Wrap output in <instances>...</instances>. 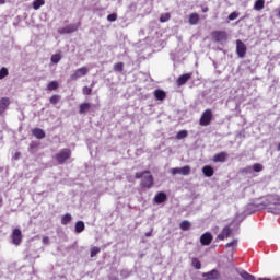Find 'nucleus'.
Here are the masks:
<instances>
[{
    "mask_svg": "<svg viewBox=\"0 0 280 280\" xmlns=\"http://www.w3.org/2000/svg\"><path fill=\"white\" fill-rule=\"evenodd\" d=\"M83 95H91L93 93V89L89 86H84L82 90Z\"/></svg>",
    "mask_w": 280,
    "mask_h": 280,
    "instance_id": "36",
    "label": "nucleus"
},
{
    "mask_svg": "<svg viewBox=\"0 0 280 280\" xmlns=\"http://www.w3.org/2000/svg\"><path fill=\"white\" fill-rule=\"evenodd\" d=\"M236 54L238 58H244V56H246V44L240 39L236 40Z\"/></svg>",
    "mask_w": 280,
    "mask_h": 280,
    "instance_id": "8",
    "label": "nucleus"
},
{
    "mask_svg": "<svg viewBox=\"0 0 280 280\" xmlns=\"http://www.w3.org/2000/svg\"><path fill=\"white\" fill-rule=\"evenodd\" d=\"M187 137V130H180L177 132L176 139H186Z\"/></svg>",
    "mask_w": 280,
    "mask_h": 280,
    "instance_id": "31",
    "label": "nucleus"
},
{
    "mask_svg": "<svg viewBox=\"0 0 280 280\" xmlns=\"http://www.w3.org/2000/svg\"><path fill=\"white\" fill-rule=\"evenodd\" d=\"M212 117L213 114L211 113V109H207L200 118V126H209V124H211Z\"/></svg>",
    "mask_w": 280,
    "mask_h": 280,
    "instance_id": "7",
    "label": "nucleus"
},
{
    "mask_svg": "<svg viewBox=\"0 0 280 280\" xmlns=\"http://www.w3.org/2000/svg\"><path fill=\"white\" fill-rule=\"evenodd\" d=\"M58 89V82L52 81L48 84V91H56Z\"/></svg>",
    "mask_w": 280,
    "mask_h": 280,
    "instance_id": "32",
    "label": "nucleus"
},
{
    "mask_svg": "<svg viewBox=\"0 0 280 280\" xmlns=\"http://www.w3.org/2000/svg\"><path fill=\"white\" fill-rule=\"evenodd\" d=\"M33 135L36 137V139H45V131L43 129L36 128L33 129Z\"/></svg>",
    "mask_w": 280,
    "mask_h": 280,
    "instance_id": "21",
    "label": "nucleus"
},
{
    "mask_svg": "<svg viewBox=\"0 0 280 280\" xmlns=\"http://www.w3.org/2000/svg\"><path fill=\"white\" fill-rule=\"evenodd\" d=\"M191 265L194 268H196V270H200V268H202V264L200 260H198V258H192Z\"/></svg>",
    "mask_w": 280,
    "mask_h": 280,
    "instance_id": "28",
    "label": "nucleus"
},
{
    "mask_svg": "<svg viewBox=\"0 0 280 280\" xmlns=\"http://www.w3.org/2000/svg\"><path fill=\"white\" fill-rule=\"evenodd\" d=\"M279 205V196L269 195L266 198H262L258 202H255L257 209H275Z\"/></svg>",
    "mask_w": 280,
    "mask_h": 280,
    "instance_id": "1",
    "label": "nucleus"
},
{
    "mask_svg": "<svg viewBox=\"0 0 280 280\" xmlns=\"http://www.w3.org/2000/svg\"><path fill=\"white\" fill-rule=\"evenodd\" d=\"M71 156V150L69 149H62L57 155H56V161L59 163H65L67 159H70Z\"/></svg>",
    "mask_w": 280,
    "mask_h": 280,
    "instance_id": "6",
    "label": "nucleus"
},
{
    "mask_svg": "<svg viewBox=\"0 0 280 280\" xmlns=\"http://www.w3.org/2000/svg\"><path fill=\"white\" fill-rule=\"evenodd\" d=\"M199 21H200V15H198V13H192L189 15L190 25H198Z\"/></svg>",
    "mask_w": 280,
    "mask_h": 280,
    "instance_id": "18",
    "label": "nucleus"
},
{
    "mask_svg": "<svg viewBox=\"0 0 280 280\" xmlns=\"http://www.w3.org/2000/svg\"><path fill=\"white\" fill-rule=\"evenodd\" d=\"M114 71H124V62L114 65Z\"/></svg>",
    "mask_w": 280,
    "mask_h": 280,
    "instance_id": "34",
    "label": "nucleus"
},
{
    "mask_svg": "<svg viewBox=\"0 0 280 280\" xmlns=\"http://www.w3.org/2000/svg\"><path fill=\"white\" fill-rule=\"evenodd\" d=\"M84 75H89V69L86 67H81L74 70V72L70 75V80L75 82L80 80V78H84Z\"/></svg>",
    "mask_w": 280,
    "mask_h": 280,
    "instance_id": "3",
    "label": "nucleus"
},
{
    "mask_svg": "<svg viewBox=\"0 0 280 280\" xmlns=\"http://www.w3.org/2000/svg\"><path fill=\"white\" fill-rule=\"evenodd\" d=\"M235 242H236V241H233V242H231V243H228V244H226V248H231V246H234Z\"/></svg>",
    "mask_w": 280,
    "mask_h": 280,
    "instance_id": "45",
    "label": "nucleus"
},
{
    "mask_svg": "<svg viewBox=\"0 0 280 280\" xmlns=\"http://www.w3.org/2000/svg\"><path fill=\"white\" fill-rule=\"evenodd\" d=\"M226 152H221L213 156V161L214 163H224V161H226Z\"/></svg>",
    "mask_w": 280,
    "mask_h": 280,
    "instance_id": "14",
    "label": "nucleus"
},
{
    "mask_svg": "<svg viewBox=\"0 0 280 280\" xmlns=\"http://www.w3.org/2000/svg\"><path fill=\"white\" fill-rule=\"evenodd\" d=\"M69 222H71V214L67 213L61 219V224L67 225Z\"/></svg>",
    "mask_w": 280,
    "mask_h": 280,
    "instance_id": "30",
    "label": "nucleus"
},
{
    "mask_svg": "<svg viewBox=\"0 0 280 280\" xmlns=\"http://www.w3.org/2000/svg\"><path fill=\"white\" fill-rule=\"evenodd\" d=\"M75 231H77V233H82V231H84V222H82V221L77 222Z\"/></svg>",
    "mask_w": 280,
    "mask_h": 280,
    "instance_id": "29",
    "label": "nucleus"
},
{
    "mask_svg": "<svg viewBox=\"0 0 280 280\" xmlns=\"http://www.w3.org/2000/svg\"><path fill=\"white\" fill-rule=\"evenodd\" d=\"M100 253V247H92L91 248V257H95Z\"/></svg>",
    "mask_w": 280,
    "mask_h": 280,
    "instance_id": "39",
    "label": "nucleus"
},
{
    "mask_svg": "<svg viewBox=\"0 0 280 280\" xmlns=\"http://www.w3.org/2000/svg\"><path fill=\"white\" fill-rule=\"evenodd\" d=\"M89 110H91V105L89 103H83L80 105V109H79L80 115H86Z\"/></svg>",
    "mask_w": 280,
    "mask_h": 280,
    "instance_id": "19",
    "label": "nucleus"
},
{
    "mask_svg": "<svg viewBox=\"0 0 280 280\" xmlns=\"http://www.w3.org/2000/svg\"><path fill=\"white\" fill-rule=\"evenodd\" d=\"M58 102H60V96L58 95H52L50 97V104H58Z\"/></svg>",
    "mask_w": 280,
    "mask_h": 280,
    "instance_id": "38",
    "label": "nucleus"
},
{
    "mask_svg": "<svg viewBox=\"0 0 280 280\" xmlns=\"http://www.w3.org/2000/svg\"><path fill=\"white\" fill-rule=\"evenodd\" d=\"M182 231H189L191 229V223L189 221H183L180 223Z\"/></svg>",
    "mask_w": 280,
    "mask_h": 280,
    "instance_id": "27",
    "label": "nucleus"
},
{
    "mask_svg": "<svg viewBox=\"0 0 280 280\" xmlns=\"http://www.w3.org/2000/svg\"><path fill=\"white\" fill-rule=\"evenodd\" d=\"M136 178H142V187H152L154 185V178H152V174L150 171H144L143 173H137Z\"/></svg>",
    "mask_w": 280,
    "mask_h": 280,
    "instance_id": "2",
    "label": "nucleus"
},
{
    "mask_svg": "<svg viewBox=\"0 0 280 280\" xmlns=\"http://www.w3.org/2000/svg\"><path fill=\"white\" fill-rule=\"evenodd\" d=\"M237 16H240V13L233 12L229 15V21H235V19H237Z\"/></svg>",
    "mask_w": 280,
    "mask_h": 280,
    "instance_id": "41",
    "label": "nucleus"
},
{
    "mask_svg": "<svg viewBox=\"0 0 280 280\" xmlns=\"http://www.w3.org/2000/svg\"><path fill=\"white\" fill-rule=\"evenodd\" d=\"M23 240V235L21 234V230L14 229L12 232V244L19 246Z\"/></svg>",
    "mask_w": 280,
    "mask_h": 280,
    "instance_id": "10",
    "label": "nucleus"
},
{
    "mask_svg": "<svg viewBox=\"0 0 280 280\" xmlns=\"http://www.w3.org/2000/svg\"><path fill=\"white\" fill-rule=\"evenodd\" d=\"M231 237V228H224L222 233L218 235V240H226Z\"/></svg>",
    "mask_w": 280,
    "mask_h": 280,
    "instance_id": "15",
    "label": "nucleus"
},
{
    "mask_svg": "<svg viewBox=\"0 0 280 280\" xmlns=\"http://www.w3.org/2000/svg\"><path fill=\"white\" fill-rule=\"evenodd\" d=\"M226 38H229V36L226 35V32H224V31H214L212 33V39L215 43H226Z\"/></svg>",
    "mask_w": 280,
    "mask_h": 280,
    "instance_id": "4",
    "label": "nucleus"
},
{
    "mask_svg": "<svg viewBox=\"0 0 280 280\" xmlns=\"http://www.w3.org/2000/svg\"><path fill=\"white\" fill-rule=\"evenodd\" d=\"M43 244H49V236L43 237Z\"/></svg>",
    "mask_w": 280,
    "mask_h": 280,
    "instance_id": "44",
    "label": "nucleus"
},
{
    "mask_svg": "<svg viewBox=\"0 0 280 280\" xmlns=\"http://www.w3.org/2000/svg\"><path fill=\"white\" fill-rule=\"evenodd\" d=\"M93 86H95V83H92L90 89H93Z\"/></svg>",
    "mask_w": 280,
    "mask_h": 280,
    "instance_id": "50",
    "label": "nucleus"
},
{
    "mask_svg": "<svg viewBox=\"0 0 280 280\" xmlns=\"http://www.w3.org/2000/svg\"><path fill=\"white\" fill-rule=\"evenodd\" d=\"M78 27H80V24H69L66 27L59 28L58 32L60 34H73V32H78Z\"/></svg>",
    "mask_w": 280,
    "mask_h": 280,
    "instance_id": "9",
    "label": "nucleus"
},
{
    "mask_svg": "<svg viewBox=\"0 0 280 280\" xmlns=\"http://www.w3.org/2000/svg\"><path fill=\"white\" fill-rule=\"evenodd\" d=\"M3 205V198L0 197V207Z\"/></svg>",
    "mask_w": 280,
    "mask_h": 280,
    "instance_id": "48",
    "label": "nucleus"
},
{
    "mask_svg": "<svg viewBox=\"0 0 280 280\" xmlns=\"http://www.w3.org/2000/svg\"><path fill=\"white\" fill-rule=\"evenodd\" d=\"M10 106V98L3 97L0 100V115H3L5 110H8V107Z\"/></svg>",
    "mask_w": 280,
    "mask_h": 280,
    "instance_id": "12",
    "label": "nucleus"
},
{
    "mask_svg": "<svg viewBox=\"0 0 280 280\" xmlns=\"http://www.w3.org/2000/svg\"><path fill=\"white\" fill-rule=\"evenodd\" d=\"M171 174H173V176H176V174H179L180 176H189V174H191V167L190 166L175 167V168H172Z\"/></svg>",
    "mask_w": 280,
    "mask_h": 280,
    "instance_id": "5",
    "label": "nucleus"
},
{
    "mask_svg": "<svg viewBox=\"0 0 280 280\" xmlns=\"http://www.w3.org/2000/svg\"><path fill=\"white\" fill-rule=\"evenodd\" d=\"M190 79H191V73H186V74L180 75V77L177 79V84H178V86H183V84H185L186 82H188Z\"/></svg>",
    "mask_w": 280,
    "mask_h": 280,
    "instance_id": "13",
    "label": "nucleus"
},
{
    "mask_svg": "<svg viewBox=\"0 0 280 280\" xmlns=\"http://www.w3.org/2000/svg\"><path fill=\"white\" fill-rule=\"evenodd\" d=\"M212 241H213V236L209 232L205 233L200 237V242H201L202 246H209V244H211Z\"/></svg>",
    "mask_w": 280,
    "mask_h": 280,
    "instance_id": "11",
    "label": "nucleus"
},
{
    "mask_svg": "<svg viewBox=\"0 0 280 280\" xmlns=\"http://www.w3.org/2000/svg\"><path fill=\"white\" fill-rule=\"evenodd\" d=\"M161 23H167L170 21V13H164L160 18Z\"/></svg>",
    "mask_w": 280,
    "mask_h": 280,
    "instance_id": "33",
    "label": "nucleus"
},
{
    "mask_svg": "<svg viewBox=\"0 0 280 280\" xmlns=\"http://www.w3.org/2000/svg\"><path fill=\"white\" fill-rule=\"evenodd\" d=\"M240 276L242 277V279H244V280H257L256 278H255V276H253V275H250V273H248L247 271H241L240 272Z\"/></svg>",
    "mask_w": 280,
    "mask_h": 280,
    "instance_id": "22",
    "label": "nucleus"
},
{
    "mask_svg": "<svg viewBox=\"0 0 280 280\" xmlns=\"http://www.w3.org/2000/svg\"><path fill=\"white\" fill-rule=\"evenodd\" d=\"M150 235H152V232H148V233L145 234L147 237H150Z\"/></svg>",
    "mask_w": 280,
    "mask_h": 280,
    "instance_id": "47",
    "label": "nucleus"
},
{
    "mask_svg": "<svg viewBox=\"0 0 280 280\" xmlns=\"http://www.w3.org/2000/svg\"><path fill=\"white\" fill-rule=\"evenodd\" d=\"M51 62L52 65H58L60 60H62V55L61 54H55L51 56Z\"/></svg>",
    "mask_w": 280,
    "mask_h": 280,
    "instance_id": "25",
    "label": "nucleus"
},
{
    "mask_svg": "<svg viewBox=\"0 0 280 280\" xmlns=\"http://www.w3.org/2000/svg\"><path fill=\"white\" fill-rule=\"evenodd\" d=\"M265 1L264 0H257L254 4V10L257 12L264 10Z\"/></svg>",
    "mask_w": 280,
    "mask_h": 280,
    "instance_id": "24",
    "label": "nucleus"
},
{
    "mask_svg": "<svg viewBox=\"0 0 280 280\" xmlns=\"http://www.w3.org/2000/svg\"><path fill=\"white\" fill-rule=\"evenodd\" d=\"M5 4V0H0V5Z\"/></svg>",
    "mask_w": 280,
    "mask_h": 280,
    "instance_id": "46",
    "label": "nucleus"
},
{
    "mask_svg": "<svg viewBox=\"0 0 280 280\" xmlns=\"http://www.w3.org/2000/svg\"><path fill=\"white\" fill-rule=\"evenodd\" d=\"M120 276L122 277V279H128V277H130V271L124 269L120 271Z\"/></svg>",
    "mask_w": 280,
    "mask_h": 280,
    "instance_id": "40",
    "label": "nucleus"
},
{
    "mask_svg": "<svg viewBox=\"0 0 280 280\" xmlns=\"http://www.w3.org/2000/svg\"><path fill=\"white\" fill-rule=\"evenodd\" d=\"M207 11H208V9H203V10H202V12H207Z\"/></svg>",
    "mask_w": 280,
    "mask_h": 280,
    "instance_id": "52",
    "label": "nucleus"
},
{
    "mask_svg": "<svg viewBox=\"0 0 280 280\" xmlns=\"http://www.w3.org/2000/svg\"><path fill=\"white\" fill-rule=\"evenodd\" d=\"M203 277H207V279H209V280H218V279H220V273H218L217 270H212L208 273H205Z\"/></svg>",
    "mask_w": 280,
    "mask_h": 280,
    "instance_id": "16",
    "label": "nucleus"
},
{
    "mask_svg": "<svg viewBox=\"0 0 280 280\" xmlns=\"http://www.w3.org/2000/svg\"><path fill=\"white\" fill-rule=\"evenodd\" d=\"M278 152H280V143L278 144Z\"/></svg>",
    "mask_w": 280,
    "mask_h": 280,
    "instance_id": "51",
    "label": "nucleus"
},
{
    "mask_svg": "<svg viewBox=\"0 0 280 280\" xmlns=\"http://www.w3.org/2000/svg\"><path fill=\"white\" fill-rule=\"evenodd\" d=\"M254 172H261L264 170V165L256 163L253 166Z\"/></svg>",
    "mask_w": 280,
    "mask_h": 280,
    "instance_id": "35",
    "label": "nucleus"
},
{
    "mask_svg": "<svg viewBox=\"0 0 280 280\" xmlns=\"http://www.w3.org/2000/svg\"><path fill=\"white\" fill-rule=\"evenodd\" d=\"M19 156H20V153H15V159H19Z\"/></svg>",
    "mask_w": 280,
    "mask_h": 280,
    "instance_id": "49",
    "label": "nucleus"
},
{
    "mask_svg": "<svg viewBox=\"0 0 280 280\" xmlns=\"http://www.w3.org/2000/svg\"><path fill=\"white\" fill-rule=\"evenodd\" d=\"M107 21H109L110 23H114V21H117V15L116 14H109L107 16Z\"/></svg>",
    "mask_w": 280,
    "mask_h": 280,
    "instance_id": "42",
    "label": "nucleus"
},
{
    "mask_svg": "<svg viewBox=\"0 0 280 280\" xmlns=\"http://www.w3.org/2000/svg\"><path fill=\"white\" fill-rule=\"evenodd\" d=\"M202 173L207 178H211V176H213V167L206 165L202 167Z\"/></svg>",
    "mask_w": 280,
    "mask_h": 280,
    "instance_id": "17",
    "label": "nucleus"
},
{
    "mask_svg": "<svg viewBox=\"0 0 280 280\" xmlns=\"http://www.w3.org/2000/svg\"><path fill=\"white\" fill-rule=\"evenodd\" d=\"M43 5H45V0H35V1H33V8L35 10H40V8H43Z\"/></svg>",
    "mask_w": 280,
    "mask_h": 280,
    "instance_id": "26",
    "label": "nucleus"
},
{
    "mask_svg": "<svg viewBox=\"0 0 280 280\" xmlns=\"http://www.w3.org/2000/svg\"><path fill=\"white\" fill-rule=\"evenodd\" d=\"M154 200L158 205H161V202H165V200H167V196L165 195V192H159L155 196Z\"/></svg>",
    "mask_w": 280,
    "mask_h": 280,
    "instance_id": "20",
    "label": "nucleus"
},
{
    "mask_svg": "<svg viewBox=\"0 0 280 280\" xmlns=\"http://www.w3.org/2000/svg\"><path fill=\"white\" fill-rule=\"evenodd\" d=\"M8 75V68H2L0 70V80H3V78H7Z\"/></svg>",
    "mask_w": 280,
    "mask_h": 280,
    "instance_id": "37",
    "label": "nucleus"
},
{
    "mask_svg": "<svg viewBox=\"0 0 280 280\" xmlns=\"http://www.w3.org/2000/svg\"><path fill=\"white\" fill-rule=\"evenodd\" d=\"M243 172H245V174H253L254 168H253V166H247V167H245V168L243 170Z\"/></svg>",
    "mask_w": 280,
    "mask_h": 280,
    "instance_id": "43",
    "label": "nucleus"
},
{
    "mask_svg": "<svg viewBox=\"0 0 280 280\" xmlns=\"http://www.w3.org/2000/svg\"><path fill=\"white\" fill-rule=\"evenodd\" d=\"M154 96L162 102L166 97L165 91L163 90H155Z\"/></svg>",
    "mask_w": 280,
    "mask_h": 280,
    "instance_id": "23",
    "label": "nucleus"
}]
</instances>
